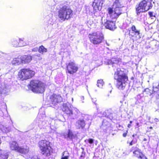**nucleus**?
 <instances>
[{"instance_id":"nucleus-18","label":"nucleus","mask_w":159,"mask_h":159,"mask_svg":"<svg viewBox=\"0 0 159 159\" xmlns=\"http://www.w3.org/2000/svg\"><path fill=\"white\" fill-rule=\"evenodd\" d=\"M32 60V57L30 55H25L21 57L20 62L22 64H26L30 62Z\"/></svg>"},{"instance_id":"nucleus-32","label":"nucleus","mask_w":159,"mask_h":159,"mask_svg":"<svg viewBox=\"0 0 159 159\" xmlns=\"http://www.w3.org/2000/svg\"><path fill=\"white\" fill-rule=\"evenodd\" d=\"M88 141L90 144H91L93 143L94 140L92 139H88Z\"/></svg>"},{"instance_id":"nucleus-8","label":"nucleus","mask_w":159,"mask_h":159,"mask_svg":"<svg viewBox=\"0 0 159 159\" xmlns=\"http://www.w3.org/2000/svg\"><path fill=\"white\" fill-rule=\"evenodd\" d=\"M35 74V72L30 68H24L19 70L18 75L20 80L23 81L31 79Z\"/></svg>"},{"instance_id":"nucleus-20","label":"nucleus","mask_w":159,"mask_h":159,"mask_svg":"<svg viewBox=\"0 0 159 159\" xmlns=\"http://www.w3.org/2000/svg\"><path fill=\"white\" fill-rule=\"evenodd\" d=\"M136 136H137V134H134L132 135L133 138L132 137H130V138H128L127 141V143L128 144L129 146H132L134 144L137 143V140H134L133 138Z\"/></svg>"},{"instance_id":"nucleus-38","label":"nucleus","mask_w":159,"mask_h":159,"mask_svg":"<svg viewBox=\"0 0 159 159\" xmlns=\"http://www.w3.org/2000/svg\"><path fill=\"white\" fill-rule=\"evenodd\" d=\"M149 128L150 129H152L153 128H152V127L151 126V127H149Z\"/></svg>"},{"instance_id":"nucleus-25","label":"nucleus","mask_w":159,"mask_h":159,"mask_svg":"<svg viewBox=\"0 0 159 159\" xmlns=\"http://www.w3.org/2000/svg\"><path fill=\"white\" fill-rule=\"evenodd\" d=\"M121 61V59L119 58H112L111 59V63L113 66L114 65L116 64L118 65Z\"/></svg>"},{"instance_id":"nucleus-2","label":"nucleus","mask_w":159,"mask_h":159,"mask_svg":"<svg viewBox=\"0 0 159 159\" xmlns=\"http://www.w3.org/2000/svg\"><path fill=\"white\" fill-rule=\"evenodd\" d=\"M124 2V0H115L112 5L115 8L109 7L107 8L108 13L111 19L116 20L123 13L120 8L123 7Z\"/></svg>"},{"instance_id":"nucleus-28","label":"nucleus","mask_w":159,"mask_h":159,"mask_svg":"<svg viewBox=\"0 0 159 159\" xmlns=\"http://www.w3.org/2000/svg\"><path fill=\"white\" fill-rule=\"evenodd\" d=\"M20 59L19 58H15L13 59L12 63L13 64L19 65L20 63Z\"/></svg>"},{"instance_id":"nucleus-22","label":"nucleus","mask_w":159,"mask_h":159,"mask_svg":"<svg viewBox=\"0 0 159 159\" xmlns=\"http://www.w3.org/2000/svg\"><path fill=\"white\" fill-rule=\"evenodd\" d=\"M155 91H154L152 89H150L148 88H146L143 91L144 94L147 96H151L152 94L155 93Z\"/></svg>"},{"instance_id":"nucleus-37","label":"nucleus","mask_w":159,"mask_h":159,"mask_svg":"<svg viewBox=\"0 0 159 159\" xmlns=\"http://www.w3.org/2000/svg\"><path fill=\"white\" fill-rule=\"evenodd\" d=\"M131 124H128V127L129 128H130L131 127Z\"/></svg>"},{"instance_id":"nucleus-1","label":"nucleus","mask_w":159,"mask_h":159,"mask_svg":"<svg viewBox=\"0 0 159 159\" xmlns=\"http://www.w3.org/2000/svg\"><path fill=\"white\" fill-rule=\"evenodd\" d=\"M114 74V79L116 80V87L119 90H123L126 87V84L128 80L127 74L121 69L117 68Z\"/></svg>"},{"instance_id":"nucleus-43","label":"nucleus","mask_w":159,"mask_h":159,"mask_svg":"<svg viewBox=\"0 0 159 159\" xmlns=\"http://www.w3.org/2000/svg\"><path fill=\"white\" fill-rule=\"evenodd\" d=\"M112 113H110V115H112Z\"/></svg>"},{"instance_id":"nucleus-9","label":"nucleus","mask_w":159,"mask_h":159,"mask_svg":"<svg viewBox=\"0 0 159 159\" xmlns=\"http://www.w3.org/2000/svg\"><path fill=\"white\" fill-rule=\"evenodd\" d=\"M62 101L63 98L60 94L53 93L49 97V102L52 106H56Z\"/></svg>"},{"instance_id":"nucleus-17","label":"nucleus","mask_w":159,"mask_h":159,"mask_svg":"<svg viewBox=\"0 0 159 159\" xmlns=\"http://www.w3.org/2000/svg\"><path fill=\"white\" fill-rule=\"evenodd\" d=\"M61 110L68 116H70L73 115V111L72 109L67 106L66 103H63L61 108Z\"/></svg>"},{"instance_id":"nucleus-16","label":"nucleus","mask_w":159,"mask_h":159,"mask_svg":"<svg viewBox=\"0 0 159 159\" xmlns=\"http://www.w3.org/2000/svg\"><path fill=\"white\" fill-rule=\"evenodd\" d=\"M12 44L14 47H17L24 46L25 42L23 39H14L12 42Z\"/></svg>"},{"instance_id":"nucleus-36","label":"nucleus","mask_w":159,"mask_h":159,"mask_svg":"<svg viewBox=\"0 0 159 159\" xmlns=\"http://www.w3.org/2000/svg\"><path fill=\"white\" fill-rule=\"evenodd\" d=\"M155 121V122H158L159 121V120H158V119L157 118H155L154 119Z\"/></svg>"},{"instance_id":"nucleus-12","label":"nucleus","mask_w":159,"mask_h":159,"mask_svg":"<svg viewBox=\"0 0 159 159\" xmlns=\"http://www.w3.org/2000/svg\"><path fill=\"white\" fill-rule=\"evenodd\" d=\"M104 2V0H94L92 4L93 11L97 12L100 11L102 8Z\"/></svg>"},{"instance_id":"nucleus-45","label":"nucleus","mask_w":159,"mask_h":159,"mask_svg":"<svg viewBox=\"0 0 159 159\" xmlns=\"http://www.w3.org/2000/svg\"><path fill=\"white\" fill-rule=\"evenodd\" d=\"M82 99H84V97H82Z\"/></svg>"},{"instance_id":"nucleus-44","label":"nucleus","mask_w":159,"mask_h":159,"mask_svg":"<svg viewBox=\"0 0 159 159\" xmlns=\"http://www.w3.org/2000/svg\"><path fill=\"white\" fill-rule=\"evenodd\" d=\"M82 99H84V97H82Z\"/></svg>"},{"instance_id":"nucleus-21","label":"nucleus","mask_w":159,"mask_h":159,"mask_svg":"<svg viewBox=\"0 0 159 159\" xmlns=\"http://www.w3.org/2000/svg\"><path fill=\"white\" fill-rule=\"evenodd\" d=\"M16 151L19 153L25 154L28 152L29 150L28 149L25 148H24L19 146Z\"/></svg>"},{"instance_id":"nucleus-4","label":"nucleus","mask_w":159,"mask_h":159,"mask_svg":"<svg viewBox=\"0 0 159 159\" xmlns=\"http://www.w3.org/2000/svg\"><path fill=\"white\" fill-rule=\"evenodd\" d=\"M73 16V11L68 6L64 5L60 7L58 11L57 16L62 21L70 19Z\"/></svg>"},{"instance_id":"nucleus-10","label":"nucleus","mask_w":159,"mask_h":159,"mask_svg":"<svg viewBox=\"0 0 159 159\" xmlns=\"http://www.w3.org/2000/svg\"><path fill=\"white\" fill-rule=\"evenodd\" d=\"M78 67L75 62H71L66 65V72L70 75H73L78 71Z\"/></svg>"},{"instance_id":"nucleus-35","label":"nucleus","mask_w":159,"mask_h":159,"mask_svg":"<svg viewBox=\"0 0 159 159\" xmlns=\"http://www.w3.org/2000/svg\"><path fill=\"white\" fill-rule=\"evenodd\" d=\"M84 156H85V153L84 152H82L81 155L80 156V157L84 158Z\"/></svg>"},{"instance_id":"nucleus-19","label":"nucleus","mask_w":159,"mask_h":159,"mask_svg":"<svg viewBox=\"0 0 159 159\" xmlns=\"http://www.w3.org/2000/svg\"><path fill=\"white\" fill-rule=\"evenodd\" d=\"M86 124L83 119H79L76 122L75 126L78 129H83L85 126Z\"/></svg>"},{"instance_id":"nucleus-5","label":"nucleus","mask_w":159,"mask_h":159,"mask_svg":"<svg viewBox=\"0 0 159 159\" xmlns=\"http://www.w3.org/2000/svg\"><path fill=\"white\" fill-rule=\"evenodd\" d=\"M152 0H142L136 7V12L139 15L141 12L147 11L151 9L153 7Z\"/></svg>"},{"instance_id":"nucleus-7","label":"nucleus","mask_w":159,"mask_h":159,"mask_svg":"<svg viewBox=\"0 0 159 159\" xmlns=\"http://www.w3.org/2000/svg\"><path fill=\"white\" fill-rule=\"evenodd\" d=\"M88 37L90 42L94 45L100 44L104 40V35L100 32H93L89 34Z\"/></svg>"},{"instance_id":"nucleus-40","label":"nucleus","mask_w":159,"mask_h":159,"mask_svg":"<svg viewBox=\"0 0 159 159\" xmlns=\"http://www.w3.org/2000/svg\"><path fill=\"white\" fill-rule=\"evenodd\" d=\"M129 122H130V124H131V123H132V121H130Z\"/></svg>"},{"instance_id":"nucleus-42","label":"nucleus","mask_w":159,"mask_h":159,"mask_svg":"<svg viewBox=\"0 0 159 159\" xmlns=\"http://www.w3.org/2000/svg\"><path fill=\"white\" fill-rule=\"evenodd\" d=\"M4 156V155H1V157H2V156Z\"/></svg>"},{"instance_id":"nucleus-34","label":"nucleus","mask_w":159,"mask_h":159,"mask_svg":"<svg viewBox=\"0 0 159 159\" xmlns=\"http://www.w3.org/2000/svg\"><path fill=\"white\" fill-rule=\"evenodd\" d=\"M128 133V131H126L123 134V136L124 137H126Z\"/></svg>"},{"instance_id":"nucleus-46","label":"nucleus","mask_w":159,"mask_h":159,"mask_svg":"<svg viewBox=\"0 0 159 159\" xmlns=\"http://www.w3.org/2000/svg\"><path fill=\"white\" fill-rule=\"evenodd\" d=\"M107 112L108 113V110H107Z\"/></svg>"},{"instance_id":"nucleus-24","label":"nucleus","mask_w":159,"mask_h":159,"mask_svg":"<svg viewBox=\"0 0 159 159\" xmlns=\"http://www.w3.org/2000/svg\"><path fill=\"white\" fill-rule=\"evenodd\" d=\"M67 136L68 138L72 140L75 138L76 135L74 134L73 132L70 129H69L68 130Z\"/></svg>"},{"instance_id":"nucleus-11","label":"nucleus","mask_w":159,"mask_h":159,"mask_svg":"<svg viewBox=\"0 0 159 159\" xmlns=\"http://www.w3.org/2000/svg\"><path fill=\"white\" fill-rule=\"evenodd\" d=\"M131 30H129L128 34L131 38L136 39L141 38L140 31L136 29L134 25H133L131 26Z\"/></svg>"},{"instance_id":"nucleus-3","label":"nucleus","mask_w":159,"mask_h":159,"mask_svg":"<svg viewBox=\"0 0 159 159\" xmlns=\"http://www.w3.org/2000/svg\"><path fill=\"white\" fill-rule=\"evenodd\" d=\"M51 145V143L46 139L40 140L38 143L41 154L46 157H51L53 152V149Z\"/></svg>"},{"instance_id":"nucleus-39","label":"nucleus","mask_w":159,"mask_h":159,"mask_svg":"<svg viewBox=\"0 0 159 159\" xmlns=\"http://www.w3.org/2000/svg\"><path fill=\"white\" fill-rule=\"evenodd\" d=\"M118 127H120L121 126L120 125V124H118Z\"/></svg>"},{"instance_id":"nucleus-14","label":"nucleus","mask_w":159,"mask_h":159,"mask_svg":"<svg viewBox=\"0 0 159 159\" xmlns=\"http://www.w3.org/2000/svg\"><path fill=\"white\" fill-rule=\"evenodd\" d=\"M105 27L111 31L114 30L117 27L116 25L115 21L107 20L104 23Z\"/></svg>"},{"instance_id":"nucleus-26","label":"nucleus","mask_w":159,"mask_h":159,"mask_svg":"<svg viewBox=\"0 0 159 159\" xmlns=\"http://www.w3.org/2000/svg\"><path fill=\"white\" fill-rule=\"evenodd\" d=\"M47 49L45 48L43 45L40 46L39 48V52L42 54L44 52H47Z\"/></svg>"},{"instance_id":"nucleus-29","label":"nucleus","mask_w":159,"mask_h":159,"mask_svg":"<svg viewBox=\"0 0 159 159\" xmlns=\"http://www.w3.org/2000/svg\"><path fill=\"white\" fill-rule=\"evenodd\" d=\"M153 89H157V90H159V81H156L153 84Z\"/></svg>"},{"instance_id":"nucleus-27","label":"nucleus","mask_w":159,"mask_h":159,"mask_svg":"<svg viewBox=\"0 0 159 159\" xmlns=\"http://www.w3.org/2000/svg\"><path fill=\"white\" fill-rule=\"evenodd\" d=\"M104 84L103 80L102 79H100L98 80L97 85L98 87L102 88Z\"/></svg>"},{"instance_id":"nucleus-13","label":"nucleus","mask_w":159,"mask_h":159,"mask_svg":"<svg viewBox=\"0 0 159 159\" xmlns=\"http://www.w3.org/2000/svg\"><path fill=\"white\" fill-rule=\"evenodd\" d=\"M111 121L110 120L104 119L100 126V128L103 132H105L109 128L111 127Z\"/></svg>"},{"instance_id":"nucleus-15","label":"nucleus","mask_w":159,"mask_h":159,"mask_svg":"<svg viewBox=\"0 0 159 159\" xmlns=\"http://www.w3.org/2000/svg\"><path fill=\"white\" fill-rule=\"evenodd\" d=\"M136 150L133 152L134 156L138 159H148L145 155L141 152L140 149L135 147Z\"/></svg>"},{"instance_id":"nucleus-31","label":"nucleus","mask_w":159,"mask_h":159,"mask_svg":"<svg viewBox=\"0 0 159 159\" xmlns=\"http://www.w3.org/2000/svg\"><path fill=\"white\" fill-rule=\"evenodd\" d=\"M66 152H63L62 157H61V159H68L69 158L68 156H64Z\"/></svg>"},{"instance_id":"nucleus-30","label":"nucleus","mask_w":159,"mask_h":159,"mask_svg":"<svg viewBox=\"0 0 159 159\" xmlns=\"http://www.w3.org/2000/svg\"><path fill=\"white\" fill-rule=\"evenodd\" d=\"M149 141L150 138L148 137L147 138H144L143 139V142H144L143 143L148 145L149 144Z\"/></svg>"},{"instance_id":"nucleus-23","label":"nucleus","mask_w":159,"mask_h":159,"mask_svg":"<svg viewBox=\"0 0 159 159\" xmlns=\"http://www.w3.org/2000/svg\"><path fill=\"white\" fill-rule=\"evenodd\" d=\"M18 146V143L15 141H12L10 143V148L13 150L16 151Z\"/></svg>"},{"instance_id":"nucleus-41","label":"nucleus","mask_w":159,"mask_h":159,"mask_svg":"<svg viewBox=\"0 0 159 159\" xmlns=\"http://www.w3.org/2000/svg\"><path fill=\"white\" fill-rule=\"evenodd\" d=\"M106 116H107V117H108V116H109V115H107V114H106Z\"/></svg>"},{"instance_id":"nucleus-33","label":"nucleus","mask_w":159,"mask_h":159,"mask_svg":"<svg viewBox=\"0 0 159 159\" xmlns=\"http://www.w3.org/2000/svg\"><path fill=\"white\" fill-rule=\"evenodd\" d=\"M149 16L150 17H152L154 16L153 15V13L152 12L149 11L148 13Z\"/></svg>"},{"instance_id":"nucleus-6","label":"nucleus","mask_w":159,"mask_h":159,"mask_svg":"<svg viewBox=\"0 0 159 159\" xmlns=\"http://www.w3.org/2000/svg\"><path fill=\"white\" fill-rule=\"evenodd\" d=\"M30 86L32 91L36 93H43L45 91L44 84L39 80H33L30 82Z\"/></svg>"}]
</instances>
